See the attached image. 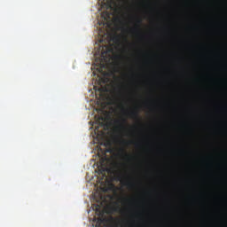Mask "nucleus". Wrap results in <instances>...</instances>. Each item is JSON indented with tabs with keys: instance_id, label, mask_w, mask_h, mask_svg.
<instances>
[{
	"instance_id": "1",
	"label": "nucleus",
	"mask_w": 227,
	"mask_h": 227,
	"mask_svg": "<svg viewBox=\"0 0 227 227\" xmlns=\"http://www.w3.org/2000/svg\"><path fill=\"white\" fill-rule=\"evenodd\" d=\"M114 51L113 47L111 45H105V47L102 48L101 51V59L106 62L109 60V58L111 57V52Z\"/></svg>"
},
{
	"instance_id": "2",
	"label": "nucleus",
	"mask_w": 227,
	"mask_h": 227,
	"mask_svg": "<svg viewBox=\"0 0 227 227\" xmlns=\"http://www.w3.org/2000/svg\"><path fill=\"white\" fill-rule=\"evenodd\" d=\"M114 124L118 128H125V124H127V119H121V120L118 119L114 121Z\"/></svg>"
},
{
	"instance_id": "3",
	"label": "nucleus",
	"mask_w": 227,
	"mask_h": 227,
	"mask_svg": "<svg viewBox=\"0 0 227 227\" xmlns=\"http://www.w3.org/2000/svg\"><path fill=\"white\" fill-rule=\"evenodd\" d=\"M128 114L131 117V119H139V113L137 110L130 111V113H128Z\"/></svg>"
},
{
	"instance_id": "4",
	"label": "nucleus",
	"mask_w": 227,
	"mask_h": 227,
	"mask_svg": "<svg viewBox=\"0 0 227 227\" xmlns=\"http://www.w3.org/2000/svg\"><path fill=\"white\" fill-rule=\"evenodd\" d=\"M108 160L106 154L105 153L104 156L100 158V166H106V162Z\"/></svg>"
},
{
	"instance_id": "5",
	"label": "nucleus",
	"mask_w": 227,
	"mask_h": 227,
	"mask_svg": "<svg viewBox=\"0 0 227 227\" xmlns=\"http://www.w3.org/2000/svg\"><path fill=\"white\" fill-rule=\"evenodd\" d=\"M118 179H119V181H121V183H125V179H124V177H123V176H122V173H119V174H118Z\"/></svg>"
},
{
	"instance_id": "6",
	"label": "nucleus",
	"mask_w": 227,
	"mask_h": 227,
	"mask_svg": "<svg viewBox=\"0 0 227 227\" xmlns=\"http://www.w3.org/2000/svg\"><path fill=\"white\" fill-rule=\"evenodd\" d=\"M142 22H143L142 19H137V24H136L137 27H140Z\"/></svg>"
},
{
	"instance_id": "7",
	"label": "nucleus",
	"mask_w": 227,
	"mask_h": 227,
	"mask_svg": "<svg viewBox=\"0 0 227 227\" xmlns=\"http://www.w3.org/2000/svg\"><path fill=\"white\" fill-rule=\"evenodd\" d=\"M111 210L118 212V211H121V207H120V206H116V207H112Z\"/></svg>"
},
{
	"instance_id": "8",
	"label": "nucleus",
	"mask_w": 227,
	"mask_h": 227,
	"mask_svg": "<svg viewBox=\"0 0 227 227\" xmlns=\"http://www.w3.org/2000/svg\"><path fill=\"white\" fill-rule=\"evenodd\" d=\"M124 184H126L129 187L134 186V184L130 183L129 181H125Z\"/></svg>"
},
{
	"instance_id": "9",
	"label": "nucleus",
	"mask_w": 227,
	"mask_h": 227,
	"mask_svg": "<svg viewBox=\"0 0 227 227\" xmlns=\"http://www.w3.org/2000/svg\"><path fill=\"white\" fill-rule=\"evenodd\" d=\"M96 211H100V206L96 207Z\"/></svg>"
},
{
	"instance_id": "10",
	"label": "nucleus",
	"mask_w": 227,
	"mask_h": 227,
	"mask_svg": "<svg viewBox=\"0 0 227 227\" xmlns=\"http://www.w3.org/2000/svg\"><path fill=\"white\" fill-rule=\"evenodd\" d=\"M125 157H126V158H129V154H127V153H126V154H125Z\"/></svg>"
},
{
	"instance_id": "11",
	"label": "nucleus",
	"mask_w": 227,
	"mask_h": 227,
	"mask_svg": "<svg viewBox=\"0 0 227 227\" xmlns=\"http://www.w3.org/2000/svg\"><path fill=\"white\" fill-rule=\"evenodd\" d=\"M106 153H111V149L106 150Z\"/></svg>"
},
{
	"instance_id": "12",
	"label": "nucleus",
	"mask_w": 227,
	"mask_h": 227,
	"mask_svg": "<svg viewBox=\"0 0 227 227\" xmlns=\"http://www.w3.org/2000/svg\"><path fill=\"white\" fill-rule=\"evenodd\" d=\"M136 146H138V143H136Z\"/></svg>"
},
{
	"instance_id": "13",
	"label": "nucleus",
	"mask_w": 227,
	"mask_h": 227,
	"mask_svg": "<svg viewBox=\"0 0 227 227\" xmlns=\"http://www.w3.org/2000/svg\"><path fill=\"white\" fill-rule=\"evenodd\" d=\"M107 17H109V12H107Z\"/></svg>"
},
{
	"instance_id": "14",
	"label": "nucleus",
	"mask_w": 227,
	"mask_h": 227,
	"mask_svg": "<svg viewBox=\"0 0 227 227\" xmlns=\"http://www.w3.org/2000/svg\"><path fill=\"white\" fill-rule=\"evenodd\" d=\"M122 111H125V109L122 107Z\"/></svg>"
}]
</instances>
